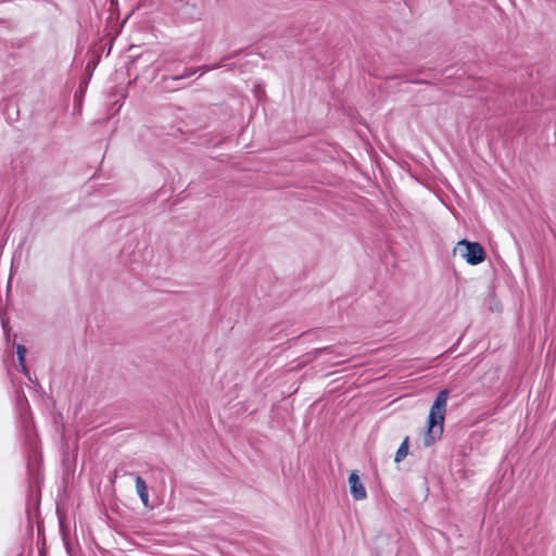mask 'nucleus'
Listing matches in <instances>:
<instances>
[{"mask_svg":"<svg viewBox=\"0 0 556 556\" xmlns=\"http://www.w3.org/2000/svg\"><path fill=\"white\" fill-rule=\"evenodd\" d=\"M448 395L447 389L441 390L430 408L428 429L424 439L425 446L433 445L442 437Z\"/></svg>","mask_w":556,"mask_h":556,"instance_id":"f257e3e1","label":"nucleus"},{"mask_svg":"<svg viewBox=\"0 0 556 556\" xmlns=\"http://www.w3.org/2000/svg\"><path fill=\"white\" fill-rule=\"evenodd\" d=\"M175 16L182 23L200 21L203 8L195 0H177L174 5Z\"/></svg>","mask_w":556,"mask_h":556,"instance_id":"f03ea898","label":"nucleus"},{"mask_svg":"<svg viewBox=\"0 0 556 556\" xmlns=\"http://www.w3.org/2000/svg\"><path fill=\"white\" fill-rule=\"evenodd\" d=\"M455 252H458L470 265H478L485 260L484 249L479 242L462 240L457 243Z\"/></svg>","mask_w":556,"mask_h":556,"instance_id":"7ed1b4c3","label":"nucleus"},{"mask_svg":"<svg viewBox=\"0 0 556 556\" xmlns=\"http://www.w3.org/2000/svg\"><path fill=\"white\" fill-rule=\"evenodd\" d=\"M350 491L354 500L362 501L366 498L367 493L366 490L361 482L359 476L356 471L351 472L349 477Z\"/></svg>","mask_w":556,"mask_h":556,"instance_id":"20e7f679","label":"nucleus"},{"mask_svg":"<svg viewBox=\"0 0 556 556\" xmlns=\"http://www.w3.org/2000/svg\"><path fill=\"white\" fill-rule=\"evenodd\" d=\"M136 491L144 506L149 505V492L146 481L141 476H135Z\"/></svg>","mask_w":556,"mask_h":556,"instance_id":"39448f33","label":"nucleus"},{"mask_svg":"<svg viewBox=\"0 0 556 556\" xmlns=\"http://www.w3.org/2000/svg\"><path fill=\"white\" fill-rule=\"evenodd\" d=\"M408 445H409V439L406 437L403 442L401 443L400 447L396 451L394 462L400 463L402 462L408 454Z\"/></svg>","mask_w":556,"mask_h":556,"instance_id":"423d86ee","label":"nucleus"},{"mask_svg":"<svg viewBox=\"0 0 556 556\" xmlns=\"http://www.w3.org/2000/svg\"><path fill=\"white\" fill-rule=\"evenodd\" d=\"M27 353V350L24 345H17L16 348V354H17V359H18V365L21 367V370L23 371V374L27 375L28 374V369L25 365V355Z\"/></svg>","mask_w":556,"mask_h":556,"instance_id":"0eeeda50","label":"nucleus"},{"mask_svg":"<svg viewBox=\"0 0 556 556\" xmlns=\"http://www.w3.org/2000/svg\"><path fill=\"white\" fill-rule=\"evenodd\" d=\"M197 73V70H192V68H187L185 70V72L180 75H173L170 76V79L173 80H179V79H184V78H188L190 76H192L193 74Z\"/></svg>","mask_w":556,"mask_h":556,"instance_id":"6e6552de","label":"nucleus"},{"mask_svg":"<svg viewBox=\"0 0 556 556\" xmlns=\"http://www.w3.org/2000/svg\"><path fill=\"white\" fill-rule=\"evenodd\" d=\"M216 67H217V66H211V67H207V68H206V71H208V70H214V68H216Z\"/></svg>","mask_w":556,"mask_h":556,"instance_id":"1a4fd4ad","label":"nucleus"}]
</instances>
